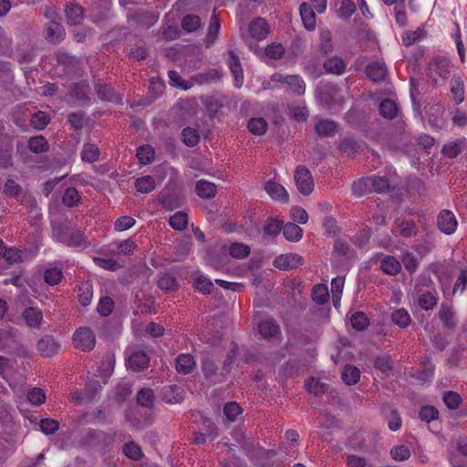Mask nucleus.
<instances>
[{
    "instance_id": "48",
    "label": "nucleus",
    "mask_w": 467,
    "mask_h": 467,
    "mask_svg": "<svg viewBox=\"0 0 467 467\" xmlns=\"http://www.w3.org/2000/svg\"><path fill=\"white\" fill-rule=\"evenodd\" d=\"M27 400L33 405H41L46 401V393L39 388L30 389L27 391Z\"/></svg>"
},
{
    "instance_id": "26",
    "label": "nucleus",
    "mask_w": 467,
    "mask_h": 467,
    "mask_svg": "<svg viewBox=\"0 0 467 467\" xmlns=\"http://www.w3.org/2000/svg\"><path fill=\"white\" fill-rule=\"evenodd\" d=\"M267 128L268 124L264 118H252L247 123L248 130L255 136L264 135Z\"/></svg>"
},
{
    "instance_id": "34",
    "label": "nucleus",
    "mask_w": 467,
    "mask_h": 467,
    "mask_svg": "<svg viewBox=\"0 0 467 467\" xmlns=\"http://www.w3.org/2000/svg\"><path fill=\"white\" fill-rule=\"evenodd\" d=\"M42 312L35 307H28L24 312V318L29 327H36L42 321Z\"/></svg>"
},
{
    "instance_id": "7",
    "label": "nucleus",
    "mask_w": 467,
    "mask_h": 467,
    "mask_svg": "<svg viewBox=\"0 0 467 467\" xmlns=\"http://www.w3.org/2000/svg\"><path fill=\"white\" fill-rule=\"evenodd\" d=\"M317 94L320 102L327 108H332L336 104H340L341 99L338 95V89L336 86L326 84L317 88Z\"/></svg>"
},
{
    "instance_id": "63",
    "label": "nucleus",
    "mask_w": 467,
    "mask_h": 467,
    "mask_svg": "<svg viewBox=\"0 0 467 467\" xmlns=\"http://www.w3.org/2000/svg\"><path fill=\"white\" fill-rule=\"evenodd\" d=\"M154 395L151 389H143L138 393V403L142 407H150L153 404Z\"/></svg>"
},
{
    "instance_id": "41",
    "label": "nucleus",
    "mask_w": 467,
    "mask_h": 467,
    "mask_svg": "<svg viewBox=\"0 0 467 467\" xmlns=\"http://www.w3.org/2000/svg\"><path fill=\"white\" fill-rule=\"evenodd\" d=\"M219 31H220V23L215 15V12H213V15L211 17L210 26L208 28V33H207V37H206L207 46L212 45L215 41V39L219 34Z\"/></svg>"
},
{
    "instance_id": "2",
    "label": "nucleus",
    "mask_w": 467,
    "mask_h": 467,
    "mask_svg": "<svg viewBox=\"0 0 467 467\" xmlns=\"http://www.w3.org/2000/svg\"><path fill=\"white\" fill-rule=\"evenodd\" d=\"M450 61L444 57H435L429 66V77L435 84L443 81L450 74Z\"/></svg>"
},
{
    "instance_id": "6",
    "label": "nucleus",
    "mask_w": 467,
    "mask_h": 467,
    "mask_svg": "<svg viewBox=\"0 0 467 467\" xmlns=\"http://www.w3.org/2000/svg\"><path fill=\"white\" fill-rule=\"evenodd\" d=\"M303 263L304 259L301 255L296 253H288L276 256L273 265L280 270L287 271L299 267Z\"/></svg>"
},
{
    "instance_id": "29",
    "label": "nucleus",
    "mask_w": 467,
    "mask_h": 467,
    "mask_svg": "<svg viewBox=\"0 0 467 467\" xmlns=\"http://www.w3.org/2000/svg\"><path fill=\"white\" fill-rule=\"evenodd\" d=\"M227 251L232 257L243 259L249 255L250 247L243 243H232L229 244Z\"/></svg>"
},
{
    "instance_id": "51",
    "label": "nucleus",
    "mask_w": 467,
    "mask_h": 467,
    "mask_svg": "<svg viewBox=\"0 0 467 467\" xmlns=\"http://www.w3.org/2000/svg\"><path fill=\"white\" fill-rule=\"evenodd\" d=\"M92 287L88 283L83 284L79 286L78 300L82 306H88L92 299Z\"/></svg>"
},
{
    "instance_id": "31",
    "label": "nucleus",
    "mask_w": 467,
    "mask_h": 467,
    "mask_svg": "<svg viewBox=\"0 0 467 467\" xmlns=\"http://www.w3.org/2000/svg\"><path fill=\"white\" fill-rule=\"evenodd\" d=\"M135 187L140 193H149L155 189L156 182L151 176L146 175L136 180Z\"/></svg>"
},
{
    "instance_id": "14",
    "label": "nucleus",
    "mask_w": 467,
    "mask_h": 467,
    "mask_svg": "<svg viewBox=\"0 0 467 467\" xmlns=\"http://www.w3.org/2000/svg\"><path fill=\"white\" fill-rule=\"evenodd\" d=\"M439 317L443 323V326L448 328H452L457 324L456 314L453 307L449 303H442L439 310Z\"/></svg>"
},
{
    "instance_id": "27",
    "label": "nucleus",
    "mask_w": 467,
    "mask_h": 467,
    "mask_svg": "<svg viewBox=\"0 0 467 467\" xmlns=\"http://www.w3.org/2000/svg\"><path fill=\"white\" fill-rule=\"evenodd\" d=\"M283 234L290 242H298L303 237V229L296 223H287L283 228Z\"/></svg>"
},
{
    "instance_id": "11",
    "label": "nucleus",
    "mask_w": 467,
    "mask_h": 467,
    "mask_svg": "<svg viewBox=\"0 0 467 467\" xmlns=\"http://www.w3.org/2000/svg\"><path fill=\"white\" fill-rule=\"evenodd\" d=\"M63 26L56 20L49 21L46 26V39L49 43L57 44L65 37Z\"/></svg>"
},
{
    "instance_id": "9",
    "label": "nucleus",
    "mask_w": 467,
    "mask_h": 467,
    "mask_svg": "<svg viewBox=\"0 0 467 467\" xmlns=\"http://www.w3.org/2000/svg\"><path fill=\"white\" fill-rule=\"evenodd\" d=\"M265 191L274 201L286 203L289 201V195L285 188L275 181H267L265 183Z\"/></svg>"
},
{
    "instance_id": "55",
    "label": "nucleus",
    "mask_w": 467,
    "mask_h": 467,
    "mask_svg": "<svg viewBox=\"0 0 467 467\" xmlns=\"http://www.w3.org/2000/svg\"><path fill=\"white\" fill-rule=\"evenodd\" d=\"M123 452L127 457L136 461L140 460L142 456L140 447L133 441L128 442L123 446Z\"/></svg>"
},
{
    "instance_id": "52",
    "label": "nucleus",
    "mask_w": 467,
    "mask_h": 467,
    "mask_svg": "<svg viewBox=\"0 0 467 467\" xmlns=\"http://www.w3.org/2000/svg\"><path fill=\"white\" fill-rule=\"evenodd\" d=\"M423 36L424 30L421 28H417L414 31H406L402 34V42L405 46L409 47L417 40L421 39Z\"/></svg>"
},
{
    "instance_id": "17",
    "label": "nucleus",
    "mask_w": 467,
    "mask_h": 467,
    "mask_svg": "<svg viewBox=\"0 0 467 467\" xmlns=\"http://www.w3.org/2000/svg\"><path fill=\"white\" fill-rule=\"evenodd\" d=\"M67 246L80 248L88 246L85 236L80 231H69L61 239Z\"/></svg>"
},
{
    "instance_id": "57",
    "label": "nucleus",
    "mask_w": 467,
    "mask_h": 467,
    "mask_svg": "<svg viewBox=\"0 0 467 467\" xmlns=\"http://www.w3.org/2000/svg\"><path fill=\"white\" fill-rule=\"evenodd\" d=\"M194 286L198 291L203 294H210L213 290V285L207 277L199 275L194 280Z\"/></svg>"
},
{
    "instance_id": "54",
    "label": "nucleus",
    "mask_w": 467,
    "mask_h": 467,
    "mask_svg": "<svg viewBox=\"0 0 467 467\" xmlns=\"http://www.w3.org/2000/svg\"><path fill=\"white\" fill-rule=\"evenodd\" d=\"M136 223V220L129 215L118 218L114 223V229L117 232H123L130 229Z\"/></svg>"
},
{
    "instance_id": "37",
    "label": "nucleus",
    "mask_w": 467,
    "mask_h": 467,
    "mask_svg": "<svg viewBox=\"0 0 467 467\" xmlns=\"http://www.w3.org/2000/svg\"><path fill=\"white\" fill-rule=\"evenodd\" d=\"M437 301L436 295L431 292L424 293L418 298L420 307L426 311L432 309L436 306Z\"/></svg>"
},
{
    "instance_id": "21",
    "label": "nucleus",
    "mask_w": 467,
    "mask_h": 467,
    "mask_svg": "<svg viewBox=\"0 0 467 467\" xmlns=\"http://www.w3.org/2000/svg\"><path fill=\"white\" fill-rule=\"evenodd\" d=\"M381 270L389 275H396L401 270L400 262L391 255H385L380 260Z\"/></svg>"
},
{
    "instance_id": "44",
    "label": "nucleus",
    "mask_w": 467,
    "mask_h": 467,
    "mask_svg": "<svg viewBox=\"0 0 467 467\" xmlns=\"http://www.w3.org/2000/svg\"><path fill=\"white\" fill-rule=\"evenodd\" d=\"M201 25L202 23L200 17L193 15H188L184 16L182 21V28L189 33L194 32L197 29H199L201 27Z\"/></svg>"
},
{
    "instance_id": "30",
    "label": "nucleus",
    "mask_w": 467,
    "mask_h": 467,
    "mask_svg": "<svg viewBox=\"0 0 467 467\" xmlns=\"http://www.w3.org/2000/svg\"><path fill=\"white\" fill-rule=\"evenodd\" d=\"M451 92L456 104H460L464 100V85L459 77H453L451 80Z\"/></svg>"
},
{
    "instance_id": "5",
    "label": "nucleus",
    "mask_w": 467,
    "mask_h": 467,
    "mask_svg": "<svg viewBox=\"0 0 467 467\" xmlns=\"http://www.w3.org/2000/svg\"><path fill=\"white\" fill-rule=\"evenodd\" d=\"M272 80L286 84L296 95H303L306 91V83L298 75L275 73L272 76Z\"/></svg>"
},
{
    "instance_id": "25",
    "label": "nucleus",
    "mask_w": 467,
    "mask_h": 467,
    "mask_svg": "<svg viewBox=\"0 0 467 467\" xmlns=\"http://www.w3.org/2000/svg\"><path fill=\"white\" fill-rule=\"evenodd\" d=\"M65 13L67 22L71 25H78L83 19V10L78 5L70 4L67 5Z\"/></svg>"
},
{
    "instance_id": "46",
    "label": "nucleus",
    "mask_w": 467,
    "mask_h": 467,
    "mask_svg": "<svg viewBox=\"0 0 467 467\" xmlns=\"http://www.w3.org/2000/svg\"><path fill=\"white\" fill-rule=\"evenodd\" d=\"M154 150L152 147L149 145L140 146L137 150V157L140 163L148 164L153 161L154 158Z\"/></svg>"
},
{
    "instance_id": "24",
    "label": "nucleus",
    "mask_w": 467,
    "mask_h": 467,
    "mask_svg": "<svg viewBox=\"0 0 467 467\" xmlns=\"http://www.w3.org/2000/svg\"><path fill=\"white\" fill-rule=\"evenodd\" d=\"M390 318L395 325L401 328L408 327L411 323V317L409 312L404 308L392 311Z\"/></svg>"
},
{
    "instance_id": "39",
    "label": "nucleus",
    "mask_w": 467,
    "mask_h": 467,
    "mask_svg": "<svg viewBox=\"0 0 467 467\" xmlns=\"http://www.w3.org/2000/svg\"><path fill=\"white\" fill-rule=\"evenodd\" d=\"M97 88L98 95L102 100L120 102L122 99L110 87H108L107 85H98Z\"/></svg>"
},
{
    "instance_id": "35",
    "label": "nucleus",
    "mask_w": 467,
    "mask_h": 467,
    "mask_svg": "<svg viewBox=\"0 0 467 467\" xmlns=\"http://www.w3.org/2000/svg\"><path fill=\"white\" fill-rule=\"evenodd\" d=\"M379 112L382 117L392 119L398 114L397 104L390 99H385L379 105Z\"/></svg>"
},
{
    "instance_id": "23",
    "label": "nucleus",
    "mask_w": 467,
    "mask_h": 467,
    "mask_svg": "<svg viewBox=\"0 0 467 467\" xmlns=\"http://www.w3.org/2000/svg\"><path fill=\"white\" fill-rule=\"evenodd\" d=\"M163 399L166 402L175 404L183 400V389L179 386H168L162 390Z\"/></svg>"
},
{
    "instance_id": "49",
    "label": "nucleus",
    "mask_w": 467,
    "mask_h": 467,
    "mask_svg": "<svg viewBox=\"0 0 467 467\" xmlns=\"http://www.w3.org/2000/svg\"><path fill=\"white\" fill-rule=\"evenodd\" d=\"M80 201V195L78 192L73 188H67L63 196V202L68 207L76 206Z\"/></svg>"
},
{
    "instance_id": "16",
    "label": "nucleus",
    "mask_w": 467,
    "mask_h": 467,
    "mask_svg": "<svg viewBox=\"0 0 467 467\" xmlns=\"http://www.w3.org/2000/svg\"><path fill=\"white\" fill-rule=\"evenodd\" d=\"M228 65L234 79V86L241 88L244 84L243 68L239 57L233 52L230 53Z\"/></svg>"
},
{
    "instance_id": "10",
    "label": "nucleus",
    "mask_w": 467,
    "mask_h": 467,
    "mask_svg": "<svg viewBox=\"0 0 467 467\" xmlns=\"http://www.w3.org/2000/svg\"><path fill=\"white\" fill-rule=\"evenodd\" d=\"M458 223L454 214L449 210H443L438 216V227L446 234H451L456 231Z\"/></svg>"
},
{
    "instance_id": "13",
    "label": "nucleus",
    "mask_w": 467,
    "mask_h": 467,
    "mask_svg": "<svg viewBox=\"0 0 467 467\" xmlns=\"http://www.w3.org/2000/svg\"><path fill=\"white\" fill-rule=\"evenodd\" d=\"M60 348V345L54 338L46 337L37 342V350L44 357H52L56 355Z\"/></svg>"
},
{
    "instance_id": "60",
    "label": "nucleus",
    "mask_w": 467,
    "mask_h": 467,
    "mask_svg": "<svg viewBox=\"0 0 467 467\" xmlns=\"http://www.w3.org/2000/svg\"><path fill=\"white\" fill-rule=\"evenodd\" d=\"M182 140L188 146H194L198 143L200 136L196 130L192 128H185L182 132Z\"/></svg>"
},
{
    "instance_id": "47",
    "label": "nucleus",
    "mask_w": 467,
    "mask_h": 467,
    "mask_svg": "<svg viewBox=\"0 0 467 467\" xmlns=\"http://www.w3.org/2000/svg\"><path fill=\"white\" fill-rule=\"evenodd\" d=\"M50 121L48 115L44 111H38L32 115L30 122L36 130H43Z\"/></svg>"
},
{
    "instance_id": "28",
    "label": "nucleus",
    "mask_w": 467,
    "mask_h": 467,
    "mask_svg": "<svg viewBox=\"0 0 467 467\" xmlns=\"http://www.w3.org/2000/svg\"><path fill=\"white\" fill-rule=\"evenodd\" d=\"M324 68L327 72L340 75L346 68L345 62L338 57H333L324 62Z\"/></svg>"
},
{
    "instance_id": "53",
    "label": "nucleus",
    "mask_w": 467,
    "mask_h": 467,
    "mask_svg": "<svg viewBox=\"0 0 467 467\" xmlns=\"http://www.w3.org/2000/svg\"><path fill=\"white\" fill-rule=\"evenodd\" d=\"M344 284V278L339 276L333 278L331 281V292L334 305H336V300H340L341 298Z\"/></svg>"
},
{
    "instance_id": "56",
    "label": "nucleus",
    "mask_w": 467,
    "mask_h": 467,
    "mask_svg": "<svg viewBox=\"0 0 467 467\" xmlns=\"http://www.w3.org/2000/svg\"><path fill=\"white\" fill-rule=\"evenodd\" d=\"M390 455L395 461H406L410 456V449L405 445H396L390 451Z\"/></svg>"
},
{
    "instance_id": "33",
    "label": "nucleus",
    "mask_w": 467,
    "mask_h": 467,
    "mask_svg": "<svg viewBox=\"0 0 467 467\" xmlns=\"http://www.w3.org/2000/svg\"><path fill=\"white\" fill-rule=\"evenodd\" d=\"M259 332L265 338H272L279 333V327L274 320H265L259 324Z\"/></svg>"
},
{
    "instance_id": "20",
    "label": "nucleus",
    "mask_w": 467,
    "mask_h": 467,
    "mask_svg": "<svg viewBox=\"0 0 467 467\" xmlns=\"http://www.w3.org/2000/svg\"><path fill=\"white\" fill-rule=\"evenodd\" d=\"M195 192L202 199H211L216 195L217 187L211 182L200 180L196 182Z\"/></svg>"
},
{
    "instance_id": "15",
    "label": "nucleus",
    "mask_w": 467,
    "mask_h": 467,
    "mask_svg": "<svg viewBox=\"0 0 467 467\" xmlns=\"http://www.w3.org/2000/svg\"><path fill=\"white\" fill-rule=\"evenodd\" d=\"M315 130L321 137H332L337 132V124L333 120L317 118L315 119Z\"/></svg>"
},
{
    "instance_id": "22",
    "label": "nucleus",
    "mask_w": 467,
    "mask_h": 467,
    "mask_svg": "<svg viewBox=\"0 0 467 467\" xmlns=\"http://www.w3.org/2000/svg\"><path fill=\"white\" fill-rule=\"evenodd\" d=\"M250 34L254 38L263 39L269 34V27L263 18L254 19L250 25Z\"/></svg>"
},
{
    "instance_id": "61",
    "label": "nucleus",
    "mask_w": 467,
    "mask_h": 467,
    "mask_svg": "<svg viewBox=\"0 0 467 467\" xmlns=\"http://www.w3.org/2000/svg\"><path fill=\"white\" fill-rule=\"evenodd\" d=\"M158 285L161 289L165 291H171L177 288V281L175 277L168 274L160 277Z\"/></svg>"
},
{
    "instance_id": "62",
    "label": "nucleus",
    "mask_w": 467,
    "mask_h": 467,
    "mask_svg": "<svg viewBox=\"0 0 467 467\" xmlns=\"http://www.w3.org/2000/svg\"><path fill=\"white\" fill-rule=\"evenodd\" d=\"M265 56L269 58L279 59L285 54V47L278 43H272L265 47Z\"/></svg>"
},
{
    "instance_id": "40",
    "label": "nucleus",
    "mask_w": 467,
    "mask_h": 467,
    "mask_svg": "<svg viewBox=\"0 0 467 467\" xmlns=\"http://www.w3.org/2000/svg\"><path fill=\"white\" fill-rule=\"evenodd\" d=\"M63 276L62 270L58 267H49L44 273L45 282L50 285H57Z\"/></svg>"
},
{
    "instance_id": "50",
    "label": "nucleus",
    "mask_w": 467,
    "mask_h": 467,
    "mask_svg": "<svg viewBox=\"0 0 467 467\" xmlns=\"http://www.w3.org/2000/svg\"><path fill=\"white\" fill-rule=\"evenodd\" d=\"M305 387L308 392L314 395H319L326 391V385L314 378L307 379Z\"/></svg>"
},
{
    "instance_id": "3",
    "label": "nucleus",
    "mask_w": 467,
    "mask_h": 467,
    "mask_svg": "<svg viewBox=\"0 0 467 467\" xmlns=\"http://www.w3.org/2000/svg\"><path fill=\"white\" fill-rule=\"evenodd\" d=\"M294 180L297 190L303 195H309L314 190V180L309 170L299 165L296 167L294 174Z\"/></svg>"
},
{
    "instance_id": "18",
    "label": "nucleus",
    "mask_w": 467,
    "mask_h": 467,
    "mask_svg": "<svg viewBox=\"0 0 467 467\" xmlns=\"http://www.w3.org/2000/svg\"><path fill=\"white\" fill-rule=\"evenodd\" d=\"M299 11L305 27L309 31L314 30L316 28L317 21L316 14L311 5L308 3H303L300 5Z\"/></svg>"
},
{
    "instance_id": "4",
    "label": "nucleus",
    "mask_w": 467,
    "mask_h": 467,
    "mask_svg": "<svg viewBox=\"0 0 467 467\" xmlns=\"http://www.w3.org/2000/svg\"><path fill=\"white\" fill-rule=\"evenodd\" d=\"M150 362L149 355L141 349L130 348L127 349L126 365L133 371L144 370Z\"/></svg>"
},
{
    "instance_id": "58",
    "label": "nucleus",
    "mask_w": 467,
    "mask_h": 467,
    "mask_svg": "<svg viewBox=\"0 0 467 467\" xmlns=\"http://www.w3.org/2000/svg\"><path fill=\"white\" fill-rule=\"evenodd\" d=\"M114 308V302L109 296L101 297L98 305V312L103 316L108 317L111 314Z\"/></svg>"
},
{
    "instance_id": "64",
    "label": "nucleus",
    "mask_w": 467,
    "mask_h": 467,
    "mask_svg": "<svg viewBox=\"0 0 467 467\" xmlns=\"http://www.w3.org/2000/svg\"><path fill=\"white\" fill-rule=\"evenodd\" d=\"M39 427L45 434H53L58 430L59 423L53 419L47 418L40 420Z\"/></svg>"
},
{
    "instance_id": "12",
    "label": "nucleus",
    "mask_w": 467,
    "mask_h": 467,
    "mask_svg": "<svg viewBox=\"0 0 467 467\" xmlns=\"http://www.w3.org/2000/svg\"><path fill=\"white\" fill-rule=\"evenodd\" d=\"M175 368L178 373L187 375L196 368V362L191 354L183 353L177 357Z\"/></svg>"
},
{
    "instance_id": "43",
    "label": "nucleus",
    "mask_w": 467,
    "mask_h": 467,
    "mask_svg": "<svg viewBox=\"0 0 467 467\" xmlns=\"http://www.w3.org/2000/svg\"><path fill=\"white\" fill-rule=\"evenodd\" d=\"M187 223L188 216L182 212H178L170 218V225L177 231L183 230L187 226Z\"/></svg>"
},
{
    "instance_id": "45",
    "label": "nucleus",
    "mask_w": 467,
    "mask_h": 467,
    "mask_svg": "<svg viewBox=\"0 0 467 467\" xmlns=\"http://www.w3.org/2000/svg\"><path fill=\"white\" fill-rule=\"evenodd\" d=\"M352 327L358 331L364 330L368 326V319L362 312H356L350 317Z\"/></svg>"
},
{
    "instance_id": "8",
    "label": "nucleus",
    "mask_w": 467,
    "mask_h": 467,
    "mask_svg": "<svg viewBox=\"0 0 467 467\" xmlns=\"http://www.w3.org/2000/svg\"><path fill=\"white\" fill-rule=\"evenodd\" d=\"M38 250L39 244H36L30 251H20L16 248L4 249L2 255L7 263L15 264L31 259L36 255Z\"/></svg>"
},
{
    "instance_id": "32",
    "label": "nucleus",
    "mask_w": 467,
    "mask_h": 467,
    "mask_svg": "<svg viewBox=\"0 0 467 467\" xmlns=\"http://www.w3.org/2000/svg\"><path fill=\"white\" fill-rule=\"evenodd\" d=\"M359 378L360 371L355 366L348 365L344 368L342 372V379L347 385H355L358 382Z\"/></svg>"
},
{
    "instance_id": "42",
    "label": "nucleus",
    "mask_w": 467,
    "mask_h": 467,
    "mask_svg": "<svg viewBox=\"0 0 467 467\" xmlns=\"http://www.w3.org/2000/svg\"><path fill=\"white\" fill-rule=\"evenodd\" d=\"M329 294L325 285H317L312 291V298L319 305H323L328 301Z\"/></svg>"
},
{
    "instance_id": "59",
    "label": "nucleus",
    "mask_w": 467,
    "mask_h": 467,
    "mask_svg": "<svg viewBox=\"0 0 467 467\" xmlns=\"http://www.w3.org/2000/svg\"><path fill=\"white\" fill-rule=\"evenodd\" d=\"M223 413L230 421H234L237 416L242 413V409L238 403L229 402L225 404Z\"/></svg>"
},
{
    "instance_id": "38",
    "label": "nucleus",
    "mask_w": 467,
    "mask_h": 467,
    "mask_svg": "<svg viewBox=\"0 0 467 467\" xmlns=\"http://www.w3.org/2000/svg\"><path fill=\"white\" fill-rule=\"evenodd\" d=\"M28 147L32 152L41 153L48 150V143L43 136H36L29 140Z\"/></svg>"
},
{
    "instance_id": "19",
    "label": "nucleus",
    "mask_w": 467,
    "mask_h": 467,
    "mask_svg": "<svg viewBox=\"0 0 467 467\" xmlns=\"http://www.w3.org/2000/svg\"><path fill=\"white\" fill-rule=\"evenodd\" d=\"M366 73L374 82L383 81L387 77V68L384 63L373 62L368 65Z\"/></svg>"
},
{
    "instance_id": "36",
    "label": "nucleus",
    "mask_w": 467,
    "mask_h": 467,
    "mask_svg": "<svg viewBox=\"0 0 467 467\" xmlns=\"http://www.w3.org/2000/svg\"><path fill=\"white\" fill-rule=\"evenodd\" d=\"M99 150L95 144L86 143L81 152L82 161L86 162H94L99 160Z\"/></svg>"
},
{
    "instance_id": "1",
    "label": "nucleus",
    "mask_w": 467,
    "mask_h": 467,
    "mask_svg": "<svg viewBox=\"0 0 467 467\" xmlns=\"http://www.w3.org/2000/svg\"><path fill=\"white\" fill-rule=\"evenodd\" d=\"M73 345L82 351H90L96 345V336L88 327H78L72 337Z\"/></svg>"
}]
</instances>
